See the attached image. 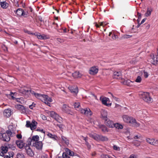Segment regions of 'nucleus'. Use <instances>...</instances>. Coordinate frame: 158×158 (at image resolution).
<instances>
[{
	"label": "nucleus",
	"mask_w": 158,
	"mask_h": 158,
	"mask_svg": "<svg viewBox=\"0 0 158 158\" xmlns=\"http://www.w3.org/2000/svg\"><path fill=\"white\" fill-rule=\"evenodd\" d=\"M70 92L74 94H76L78 92V89L77 87L70 86L69 87Z\"/></svg>",
	"instance_id": "nucleus-19"
},
{
	"label": "nucleus",
	"mask_w": 158,
	"mask_h": 158,
	"mask_svg": "<svg viewBox=\"0 0 158 158\" xmlns=\"http://www.w3.org/2000/svg\"><path fill=\"white\" fill-rule=\"evenodd\" d=\"M142 81V78L141 77L138 76L136 78L135 81L138 83H140Z\"/></svg>",
	"instance_id": "nucleus-44"
},
{
	"label": "nucleus",
	"mask_w": 158,
	"mask_h": 158,
	"mask_svg": "<svg viewBox=\"0 0 158 158\" xmlns=\"http://www.w3.org/2000/svg\"><path fill=\"white\" fill-rule=\"evenodd\" d=\"M83 138V139L85 140V142H87V137H84L83 136H82Z\"/></svg>",
	"instance_id": "nucleus-59"
},
{
	"label": "nucleus",
	"mask_w": 158,
	"mask_h": 158,
	"mask_svg": "<svg viewBox=\"0 0 158 158\" xmlns=\"http://www.w3.org/2000/svg\"><path fill=\"white\" fill-rule=\"evenodd\" d=\"M62 30H63L62 32H64V33H65L66 32V29L65 28L64 29H63Z\"/></svg>",
	"instance_id": "nucleus-64"
},
{
	"label": "nucleus",
	"mask_w": 158,
	"mask_h": 158,
	"mask_svg": "<svg viewBox=\"0 0 158 158\" xmlns=\"http://www.w3.org/2000/svg\"><path fill=\"white\" fill-rule=\"evenodd\" d=\"M81 113L87 116H91L92 113L90 109L89 108L81 109L80 110Z\"/></svg>",
	"instance_id": "nucleus-12"
},
{
	"label": "nucleus",
	"mask_w": 158,
	"mask_h": 158,
	"mask_svg": "<svg viewBox=\"0 0 158 158\" xmlns=\"http://www.w3.org/2000/svg\"><path fill=\"white\" fill-rule=\"evenodd\" d=\"M35 104L34 103H33L32 104L29 106V107L31 109H32L35 106Z\"/></svg>",
	"instance_id": "nucleus-49"
},
{
	"label": "nucleus",
	"mask_w": 158,
	"mask_h": 158,
	"mask_svg": "<svg viewBox=\"0 0 158 158\" xmlns=\"http://www.w3.org/2000/svg\"><path fill=\"white\" fill-rule=\"evenodd\" d=\"M36 131H40V132H41L42 133H45L44 131V130L42 129H37L36 130Z\"/></svg>",
	"instance_id": "nucleus-57"
},
{
	"label": "nucleus",
	"mask_w": 158,
	"mask_h": 158,
	"mask_svg": "<svg viewBox=\"0 0 158 158\" xmlns=\"http://www.w3.org/2000/svg\"><path fill=\"white\" fill-rule=\"evenodd\" d=\"M31 142H29L25 146V149L26 152L28 155L30 156H33L34 155V153L31 148Z\"/></svg>",
	"instance_id": "nucleus-4"
},
{
	"label": "nucleus",
	"mask_w": 158,
	"mask_h": 158,
	"mask_svg": "<svg viewBox=\"0 0 158 158\" xmlns=\"http://www.w3.org/2000/svg\"><path fill=\"white\" fill-rule=\"evenodd\" d=\"M140 142H138L137 143H136V142L135 143V145L136 146H139L140 145Z\"/></svg>",
	"instance_id": "nucleus-58"
},
{
	"label": "nucleus",
	"mask_w": 158,
	"mask_h": 158,
	"mask_svg": "<svg viewBox=\"0 0 158 158\" xmlns=\"http://www.w3.org/2000/svg\"><path fill=\"white\" fill-rule=\"evenodd\" d=\"M132 36V35H125L123 36L122 38L123 39H127L131 38Z\"/></svg>",
	"instance_id": "nucleus-42"
},
{
	"label": "nucleus",
	"mask_w": 158,
	"mask_h": 158,
	"mask_svg": "<svg viewBox=\"0 0 158 158\" xmlns=\"http://www.w3.org/2000/svg\"><path fill=\"white\" fill-rule=\"evenodd\" d=\"M57 40L60 43H62L63 41L62 40H61L60 38H58Z\"/></svg>",
	"instance_id": "nucleus-60"
},
{
	"label": "nucleus",
	"mask_w": 158,
	"mask_h": 158,
	"mask_svg": "<svg viewBox=\"0 0 158 158\" xmlns=\"http://www.w3.org/2000/svg\"><path fill=\"white\" fill-rule=\"evenodd\" d=\"M40 100L50 106V104L49 102H51L52 101L51 98L45 94H42Z\"/></svg>",
	"instance_id": "nucleus-5"
},
{
	"label": "nucleus",
	"mask_w": 158,
	"mask_h": 158,
	"mask_svg": "<svg viewBox=\"0 0 158 158\" xmlns=\"http://www.w3.org/2000/svg\"><path fill=\"white\" fill-rule=\"evenodd\" d=\"M17 137L19 139H21L22 136L21 134H17L16 135Z\"/></svg>",
	"instance_id": "nucleus-56"
},
{
	"label": "nucleus",
	"mask_w": 158,
	"mask_h": 158,
	"mask_svg": "<svg viewBox=\"0 0 158 158\" xmlns=\"http://www.w3.org/2000/svg\"><path fill=\"white\" fill-rule=\"evenodd\" d=\"M62 156L63 158H70L69 156L68 155L66 151L63 153Z\"/></svg>",
	"instance_id": "nucleus-43"
},
{
	"label": "nucleus",
	"mask_w": 158,
	"mask_h": 158,
	"mask_svg": "<svg viewBox=\"0 0 158 158\" xmlns=\"http://www.w3.org/2000/svg\"><path fill=\"white\" fill-rule=\"evenodd\" d=\"M31 34L32 35H35V36H36L37 38L39 39L40 40H44L46 39L47 38L46 37V36L44 35H41L40 34H35L32 33Z\"/></svg>",
	"instance_id": "nucleus-25"
},
{
	"label": "nucleus",
	"mask_w": 158,
	"mask_h": 158,
	"mask_svg": "<svg viewBox=\"0 0 158 158\" xmlns=\"http://www.w3.org/2000/svg\"><path fill=\"white\" fill-rule=\"evenodd\" d=\"M145 140L150 145L156 146L158 145V140L156 139L146 137Z\"/></svg>",
	"instance_id": "nucleus-7"
},
{
	"label": "nucleus",
	"mask_w": 158,
	"mask_h": 158,
	"mask_svg": "<svg viewBox=\"0 0 158 158\" xmlns=\"http://www.w3.org/2000/svg\"><path fill=\"white\" fill-rule=\"evenodd\" d=\"M15 101L17 102L21 103L22 104L24 103L23 98H15Z\"/></svg>",
	"instance_id": "nucleus-37"
},
{
	"label": "nucleus",
	"mask_w": 158,
	"mask_h": 158,
	"mask_svg": "<svg viewBox=\"0 0 158 158\" xmlns=\"http://www.w3.org/2000/svg\"><path fill=\"white\" fill-rule=\"evenodd\" d=\"M15 12L19 16H23L24 17H27L28 15V12H25L23 10L20 8H19Z\"/></svg>",
	"instance_id": "nucleus-8"
},
{
	"label": "nucleus",
	"mask_w": 158,
	"mask_h": 158,
	"mask_svg": "<svg viewBox=\"0 0 158 158\" xmlns=\"http://www.w3.org/2000/svg\"><path fill=\"white\" fill-rule=\"evenodd\" d=\"M144 76L145 78H147L148 76V74L147 72H144Z\"/></svg>",
	"instance_id": "nucleus-51"
},
{
	"label": "nucleus",
	"mask_w": 158,
	"mask_h": 158,
	"mask_svg": "<svg viewBox=\"0 0 158 158\" xmlns=\"http://www.w3.org/2000/svg\"><path fill=\"white\" fill-rule=\"evenodd\" d=\"M37 124V123L35 120H33L31 123L29 121H27L26 126L27 127H30L31 130H33L36 128Z\"/></svg>",
	"instance_id": "nucleus-9"
},
{
	"label": "nucleus",
	"mask_w": 158,
	"mask_h": 158,
	"mask_svg": "<svg viewBox=\"0 0 158 158\" xmlns=\"http://www.w3.org/2000/svg\"><path fill=\"white\" fill-rule=\"evenodd\" d=\"M100 128L102 131L104 132L108 131L107 128L105 125H102L100 126Z\"/></svg>",
	"instance_id": "nucleus-38"
},
{
	"label": "nucleus",
	"mask_w": 158,
	"mask_h": 158,
	"mask_svg": "<svg viewBox=\"0 0 158 158\" xmlns=\"http://www.w3.org/2000/svg\"><path fill=\"white\" fill-rule=\"evenodd\" d=\"M106 125L109 127L113 128L114 123L113 122L110 120H108L106 122Z\"/></svg>",
	"instance_id": "nucleus-28"
},
{
	"label": "nucleus",
	"mask_w": 158,
	"mask_h": 158,
	"mask_svg": "<svg viewBox=\"0 0 158 158\" xmlns=\"http://www.w3.org/2000/svg\"><path fill=\"white\" fill-rule=\"evenodd\" d=\"M16 143L17 146L20 149L23 148L25 145V143L23 140H17L16 142Z\"/></svg>",
	"instance_id": "nucleus-20"
},
{
	"label": "nucleus",
	"mask_w": 158,
	"mask_h": 158,
	"mask_svg": "<svg viewBox=\"0 0 158 158\" xmlns=\"http://www.w3.org/2000/svg\"><path fill=\"white\" fill-rule=\"evenodd\" d=\"M41 158H48L47 156L45 155V156H41Z\"/></svg>",
	"instance_id": "nucleus-63"
},
{
	"label": "nucleus",
	"mask_w": 158,
	"mask_h": 158,
	"mask_svg": "<svg viewBox=\"0 0 158 158\" xmlns=\"http://www.w3.org/2000/svg\"><path fill=\"white\" fill-rule=\"evenodd\" d=\"M61 110L63 112L69 114L72 113L69 106L66 105L64 104L61 107Z\"/></svg>",
	"instance_id": "nucleus-15"
},
{
	"label": "nucleus",
	"mask_w": 158,
	"mask_h": 158,
	"mask_svg": "<svg viewBox=\"0 0 158 158\" xmlns=\"http://www.w3.org/2000/svg\"><path fill=\"white\" fill-rule=\"evenodd\" d=\"M28 140H29V142H39V137L37 135H34L31 138H29Z\"/></svg>",
	"instance_id": "nucleus-21"
},
{
	"label": "nucleus",
	"mask_w": 158,
	"mask_h": 158,
	"mask_svg": "<svg viewBox=\"0 0 158 158\" xmlns=\"http://www.w3.org/2000/svg\"><path fill=\"white\" fill-rule=\"evenodd\" d=\"M57 126L60 129H63L64 128V126L62 124H57Z\"/></svg>",
	"instance_id": "nucleus-52"
},
{
	"label": "nucleus",
	"mask_w": 158,
	"mask_h": 158,
	"mask_svg": "<svg viewBox=\"0 0 158 158\" xmlns=\"http://www.w3.org/2000/svg\"><path fill=\"white\" fill-rule=\"evenodd\" d=\"M143 99L148 103H150L152 102V99L150 97L149 93L147 92H142L140 94Z\"/></svg>",
	"instance_id": "nucleus-2"
},
{
	"label": "nucleus",
	"mask_w": 158,
	"mask_h": 158,
	"mask_svg": "<svg viewBox=\"0 0 158 158\" xmlns=\"http://www.w3.org/2000/svg\"><path fill=\"white\" fill-rule=\"evenodd\" d=\"M114 127L118 129H122L123 128V126L119 123H114Z\"/></svg>",
	"instance_id": "nucleus-33"
},
{
	"label": "nucleus",
	"mask_w": 158,
	"mask_h": 158,
	"mask_svg": "<svg viewBox=\"0 0 158 158\" xmlns=\"http://www.w3.org/2000/svg\"><path fill=\"white\" fill-rule=\"evenodd\" d=\"M129 158H138V156L136 154H132L130 156Z\"/></svg>",
	"instance_id": "nucleus-47"
},
{
	"label": "nucleus",
	"mask_w": 158,
	"mask_h": 158,
	"mask_svg": "<svg viewBox=\"0 0 158 158\" xmlns=\"http://www.w3.org/2000/svg\"><path fill=\"white\" fill-rule=\"evenodd\" d=\"M72 75L74 78H78L81 77H82V74L79 72L76 71L73 73Z\"/></svg>",
	"instance_id": "nucleus-26"
},
{
	"label": "nucleus",
	"mask_w": 158,
	"mask_h": 158,
	"mask_svg": "<svg viewBox=\"0 0 158 158\" xmlns=\"http://www.w3.org/2000/svg\"><path fill=\"white\" fill-rule=\"evenodd\" d=\"M33 146L35 147L38 150H41L43 147V143L41 141L33 142L32 143Z\"/></svg>",
	"instance_id": "nucleus-14"
},
{
	"label": "nucleus",
	"mask_w": 158,
	"mask_h": 158,
	"mask_svg": "<svg viewBox=\"0 0 158 158\" xmlns=\"http://www.w3.org/2000/svg\"><path fill=\"white\" fill-rule=\"evenodd\" d=\"M41 117L44 120H46L47 119L46 117L44 115L42 114Z\"/></svg>",
	"instance_id": "nucleus-53"
},
{
	"label": "nucleus",
	"mask_w": 158,
	"mask_h": 158,
	"mask_svg": "<svg viewBox=\"0 0 158 158\" xmlns=\"http://www.w3.org/2000/svg\"><path fill=\"white\" fill-rule=\"evenodd\" d=\"M47 135L49 138L52 139L53 140H56L57 139V136L55 135L52 134L48 132Z\"/></svg>",
	"instance_id": "nucleus-31"
},
{
	"label": "nucleus",
	"mask_w": 158,
	"mask_h": 158,
	"mask_svg": "<svg viewBox=\"0 0 158 158\" xmlns=\"http://www.w3.org/2000/svg\"><path fill=\"white\" fill-rule=\"evenodd\" d=\"M100 100L103 105L106 106H110L111 105V103H107L109 101V99L108 98L101 96L100 98Z\"/></svg>",
	"instance_id": "nucleus-11"
},
{
	"label": "nucleus",
	"mask_w": 158,
	"mask_h": 158,
	"mask_svg": "<svg viewBox=\"0 0 158 158\" xmlns=\"http://www.w3.org/2000/svg\"><path fill=\"white\" fill-rule=\"evenodd\" d=\"M112 96L113 97V99L114 100H115V101H118V102H119V99L118 98H116V97H114L112 95Z\"/></svg>",
	"instance_id": "nucleus-54"
},
{
	"label": "nucleus",
	"mask_w": 158,
	"mask_h": 158,
	"mask_svg": "<svg viewBox=\"0 0 158 158\" xmlns=\"http://www.w3.org/2000/svg\"><path fill=\"white\" fill-rule=\"evenodd\" d=\"M108 140V139L106 137L100 135V141H106Z\"/></svg>",
	"instance_id": "nucleus-39"
},
{
	"label": "nucleus",
	"mask_w": 158,
	"mask_h": 158,
	"mask_svg": "<svg viewBox=\"0 0 158 158\" xmlns=\"http://www.w3.org/2000/svg\"><path fill=\"white\" fill-rule=\"evenodd\" d=\"M65 151L67 153V154L70 156H74V153L73 152L71 151L69 149L66 148L65 149Z\"/></svg>",
	"instance_id": "nucleus-35"
},
{
	"label": "nucleus",
	"mask_w": 158,
	"mask_h": 158,
	"mask_svg": "<svg viewBox=\"0 0 158 158\" xmlns=\"http://www.w3.org/2000/svg\"><path fill=\"white\" fill-rule=\"evenodd\" d=\"M11 131H7L5 133L0 134V139L4 141H8L10 139L9 135H11Z\"/></svg>",
	"instance_id": "nucleus-3"
},
{
	"label": "nucleus",
	"mask_w": 158,
	"mask_h": 158,
	"mask_svg": "<svg viewBox=\"0 0 158 158\" xmlns=\"http://www.w3.org/2000/svg\"><path fill=\"white\" fill-rule=\"evenodd\" d=\"M113 148L114 150L117 151H119L120 150V148L119 147L116 145H114L113 146Z\"/></svg>",
	"instance_id": "nucleus-46"
},
{
	"label": "nucleus",
	"mask_w": 158,
	"mask_h": 158,
	"mask_svg": "<svg viewBox=\"0 0 158 158\" xmlns=\"http://www.w3.org/2000/svg\"><path fill=\"white\" fill-rule=\"evenodd\" d=\"M16 94H17V93H13L12 92H10V95L12 99L15 100V98H15V97H14V96H15Z\"/></svg>",
	"instance_id": "nucleus-45"
},
{
	"label": "nucleus",
	"mask_w": 158,
	"mask_h": 158,
	"mask_svg": "<svg viewBox=\"0 0 158 158\" xmlns=\"http://www.w3.org/2000/svg\"><path fill=\"white\" fill-rule=\"evenodd\" d=\"M122 74L120 71H115L114 73L113 77L114 78L118 79L121 77Z\"/></svg>",
	"instance_id": "nucleus-24"
},
{
	"label": "nucleus",
	"mask_w": 158,
	"mask_h": 158,
	"mask_svg": "<svg viewBox=\"0 0 158 158\" xmlns=\"http://www.w3.org/2000/svg\"><path fill=\"white\" fill-rule=\"evenodd\" d=\"M48 113L51 116L54 118L58 122L61 123L62 122V118L58 114L53 111H48Z\"/></svg>",
	"instance_id": "nucleus-6"
},
{
	"label": "nucleus",
	"mask_w": 158,
	"mask_h": 158,
	"mask_svg": "<svg viewBox=\"0 0 158 158\" xmlns=\"http://www.w3.org/2000/svg\"><path fill=\"white\" fill-rule=\"evenodd\" d=\"M118 38L117 35L114 34L112 37V38L113 40H115Z\"/></svg>",
	"instance_id": "nucleus-55"
},
{
	"label": "nucleus",
	"mask_w": 158,
	"mask_h": 158,
	"mask_svg": "<svg viewBox=\"0 0 158 158\" xmlns=\"http://www.w3.org/2000/svg\"><path fill=\"white\" fill-rule=\"evenodd\" d=\"M98 68L97 67L93 66L90 68L89 73L91 75H95L98 73Z\"/></svg>",
	"instance_id": "nucleus-16"
},
{
	"label": "nucleus",
	"mask_w": 158,
	"mask_h": 158,
	"mask_svg": "<svg viewBox=\"0 0 158 158\" xmlns=\"http://www.w3.org/2000/svg\"><path fill=\"white\" fill-rule=\"evenodd\" d=\"M11 110L9 109H5L3 112L4 116L7 118L9 117L11 115Z\"/></svg>",
	"instance_id": "nucleus-22"
},
{
	"label": "nucleus",
	"mask_w": 158,
	"mask_h": 158,
	"mask_svg": "<svg viewBox=\"0 0 158 158\" xmlns=\"http://www.w3.org/2000/svg\"><path fill=\"white\" fill-rule=\"evenodd\" d=\"M149 61L154 65L158 64V56H156L155 57L153 54H151L150 55Z\"/></svg>",
	"instance_id": "nucleus-10"
},
{
	"label": "nucleus",
	"mask_w": 158,
	"mask_h": 158,
	"mask_svg": "<svg viewBox=\"0 0 158 158\" xmlns=\"http://www.w3.org/2000/svg\"><path fill=\"white\" fill-rule=\"evenodd\" d=\"M0 5L1 7L4 9H6L8 6V4L5 2H1Z\"/></svg>",
	"instance_id": "nucleus-32"
},
{
	"label": "nucleus",
	"mask_w": 158,
	"mask_h": 158,
	"mask_svg": "<svg viewBox=\"0 0 158 158\" xmlns=\"http://www.w3.org/2000/svg\"><path fill=\"white\" fill-rule=\"evenodd\" d=\"M61 138L63 141L67 144L68 145L69 144V141L64 136H62Z\"/></svg>",
	"instance_id": "nucleus-40"
},
{
	"label": "nucleus",
	"mask_w": 158,
	"mask_h": 158,
	"mask_svg": "<svg viewBox=\"0 0 158 158\" xmlns=\"http://www.w3.org/2000/svg\"><path fill=\"white\" fill-rule=\"evenodd\" d=\"M121 82L123 84L129 86L133 85L134 81H132L128 79H122Z\"/></svg>",
	"instance_id": "nucleus-13"
},
{
	"label": "nucleus",
	"mask_w": 158,
	"mask_h": 158,
	"mask_svg": "<svg viewBox=\"0 0 158 158\" xmlns=\"http://www.w3.org/2000/svg\"><path fill=\"white\" fill-rule=\"evenodd\" d=\"M122 118L125 123L130 124L136 127L140 125L139 123L136 121V119L131 116L124 114L122 116Z\"/></svg>",
	"instance_id": "nucleus-1"
},
{
	"label": "nucleus",
	"mask_w": 158,
	"mask_h": 158,
	"mask_svg": "<svg viewBox=\"0 0 158 158\" xmlns=\"http://www.w3.org/2000/svg\"><path fill=\"white\" fill-rule=\"evenodd\" d=\"M20 92L22 93H25L27 92H29V90L27 89L26 87H21L19 90Z\"/></svg>",
	"instance_id": "nucleus-36"
},
{
	"label": "nucleus",
	"mask_w": 158,
	"mask_h": 158,
	"mask_svg": "<svg viewBox=\"0 0 158 158\" xmlns=\"http://www.w3.org/2000/svg\"><path fill=\"white\" fill-rule=\"evenodd\" d=\"M1 150L0 151V156H3L4 154L7 152L8 148L6 146H2L1 147Z\"/></svg>",
	"instance_id": "nucleus-17"
},
{
	"label": "nucleus",
	"mask_w": 158,
	"mask_h": 158,
	"mask_svg": "<svg viewBox=\"0 0 158 158\" xmlns=\"http://www.w3.org/2000/svg\"><path fill=\"white\" fill-rule=\"evenodd\" d=\"M85 144L87 146L88 149H90V148L91 146L88 142H85Z\"/></svg>",
	"instance_id": "nucleus-50"
},
{
	"label": "nucleus",
	"mask_w": 158,
	"mask_h": 158,
	"mask_svg": "<svg viewBox=\"0 0 158 158\" xmlns=\"http://www.w3.org/2000/svg\"><path fill=\"white\" fill-rule=\"evenodd\" d=\"M15 108L19 110L22 113H25L26 111V109L23 106L20 104L16 105Z\"/></svg>",
	"instance_id": "nucleus-18"
},
{
	"label": "nucleus",
	"mask_w": 158,
	"mask_h": 158,
	"mask_svg": "<svg viewBox=\"0 0 158 158\" xmlns=\"http://www.w3.org/2000/svg\"><path fill=\"white\" fill-rule=\"evenodd\" d=\"M4 158H11L10 156L6 155L5 156Z\"/></svg>",
	"instance_id": "nucleus-62"
},
{
	"label": "nucleus",
	"mask_w": 158,
	"mask_h": 158,
	"mask_svg": "<svg viewBox=\"0 0 158 158\" xmlns=\"http://www.w3.org/2000/svg\"><path fill=\"white\" fill-rule=\"evenodd\" d=\"M152 10L153 9L152 8H148L147 12L145 14V16L146 17L150 16Z\"/></svg>",
	"instance_id": "nucleus-29"
},
{
	"label": "nucleus",
	"mask_w": 158,
	"mask_h": 158,
	"mask_svg": "<svg viewBox=\"0 0 158 158\" xmlns=\"http://www.w3.org/2000/svg\"><path fill=\"white\" fill-rule=\"evenodd\" d=\"M101 157L102 158H112L110 156L108 155H102Z\"/></svg>",
	"instance_id": "nucleus-48"
},
{
	"label": "nucleus",
	"mask_w": 158,
	"mask_h": 158,
	"mask_svg": "<svg viewBox=\"0 0 158 158\" xmlns=\"http://www.w3.org/2000/svg\"><path fill=\"white\" fill-rule=\"evenodd\" d=\"M101 114L102 117L103 119H106L107 118V112L105 110H102L101 112Z\"/></svg>",
	"instance_id": "nucleus-27"
},
{
	"label": "nucleus",
	"mask_w": 158,
	"mask_h": 158,
	"mask_svg": "<svg viewBox=\"0 0 158 158\" xmlns=\"http://www.w3.org/2000/svg\"><path fill=\"white\" fill-rule=\"evenodd\" d=\"M30 92L32 95H34L36 98L40 99L42 94L35 93L34 91L32 90H30Z\"/></svg>",
	"instance_id": "nucleus-30"
},
{
	"label": "nucleus",
	"mask_w": 158,
	"mask_h": 158,
	"mask_svg": "<svg viewBox=\"0 0 158 158\" xmlns=\"http://www.w3.org/2000/svg\"><path fill=\"white\" fill-rule=\"evenodd\" d=\"M115 107L116 108H119L120 107V106L118 104H116Z\"/></svg>",
	"instance_id": "nucleus-61"
},
{
	"label": "nucleus",
	"mask_w": 158,
	"mask_h": 158,
	"mask_svg": "<svg viewBox=\"0 0 158 158\" xmlns=\"http://www.w3.org/2000/svg\"><path fill=\"white\" fill-rule=\"evenodd\" d=\"M74 106L77 110L80 106V103L79 102H76L74 104Z\"/></svg>",
	"instance_id": "nucleus-41"
},
{
	"label": "nucleus",
	"mask_w": 158,
	"mask_h": 158,
	"mask_svg": "<svg viewBox=\"0 0 158 158\" xmlns=\"http://www.w3.org/2000/svg\"><path fill=\"white\" fill-rule=\"evenodd\" d=\"M107 23L105 22H99L98 24H96L95 26L97 27H100L101 26L104 27V26L106 25Z\"/></svg>",
	"instance_id": "nucleus-34"
},
{
	"label": "nucleus",
	"mask_w": 158,
	"mask_h": 158,
	"mask_svg": "<svg viewBox=\"0 0 158 158\" xmlns=\"http://www.w3.org/2000/svg\"><path fill=\"white\" fill-rule=\"evenodd\" d=\"M89 135L90 137L93 138L97 141H100V135H98L95 133H91L89 134Z\"/></svg>",
	"instance_id": "nucleus-23"
}]
</instances>
